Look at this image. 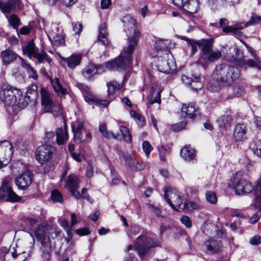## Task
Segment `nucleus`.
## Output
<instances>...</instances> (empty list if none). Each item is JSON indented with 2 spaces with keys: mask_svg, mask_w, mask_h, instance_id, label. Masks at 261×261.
<instances>
[{
  "mask_svg": "<svg viewBox=\"0 0 261 261\" xmlns=\"http://www.w3.org/2000/svg\"><path fill=\"white\" fill-rule=\"evenodd\" d=\"M160 242L156 239L146 235L139 236L136 240L134 247L142 260H148L154 255L153 248L159 246Z\"/></svg>",
  "mask_w": 261,
  "mask_h": 261,
  "instance_id": "nucleus-1",
  "label": "nucleus"
},
{
  "mask_svg": "<svg viewBox=\"0 0 261 261\" xmlns=\"http://www.w3.org/2000/svg\"><path fill=\"white\" fill-rule=\"evenodd\" d=\"M240 74L239 70L233 66L226 64L218 65L213 73L214 79L219 80L223 85H230Z\"/></svg>",
  "mask_w": 261,
  "mask_h": 261,
  "instance_id": "nucleus-2",
  "label": "nucleus"
},
{
  "mask_svg": "<svg viewBox=\"0 0 261 261\" xmlns=\"http://www.w3.org/2000/svg\"><path fill=\"white\" fill-rule=\"evenodd\" d=\"M125 29H127L126 34L128 38V48L130 51L135 49L137 45L141 34L137 28L136 20L130 15H127L122 19Z\"/></svg>",
  "mask_w": 261,
  "mask_h": 261,
  "instance_id": "nucleus-3",
  "label": "nucleus"
},
{
  "mask_svg": "<svg viewBox=\"0 0 261 261\" xmlns=\"http://www.w3.org/2000/svg\"><path fill=\"white\" fill-rule=\"evenodd\" d=\"M127 47L124 48L123 53L114 60L108 62L105 67L109 70H113L117 69H125L130 65L132 61V54L134 50H130Z\"/></svg>",
  "mask_w": 261,
  "mask_h": 261,
  "instance_id": "nucleus-4",
  "label": "nucleus"
},
{
  "mask_svg": "<svg viewBox=\"0 0 261 261\" xmlns=\"http://www.w3.org/2000/svg\"><path fill=\"white\" fill-rule=\"evenodd\" d=\"M41 94L42 105L44 107V111L51 113L55 117L62 116L63 111L60 103L53 101L49 93L44 89H41Z\"/></svg>",
  "mask_w": 261,
  "mask_h": 261,
  "instance_id": "nucleus-5",
  "label": "nucleus"
},
{
  "mask_svg": "<svg viewBox=\"0 0 261 261\" xmlns=\"http://www.w3.org/2000/svg\"><path fill=\"white\" fill-rule=\"evenodd\" d=\"M22 95V93L16 88L8 87L0 88V100L7 106H13L17 105Z\"/></svg>",
  "mask_w": 261,
  "mask_h": 261,
  "instance_id": "nucleus-6",
  "label": "nucleus"
},
{
  "mask_svg": "<svg viewBox=\"0 0 261 261\" xmlns=\"http://www.w3.org/2000/svg\"><path fill=\"white\" fill-rule=\"evenodd\" d=\"M150 54L153 58L158 57L156 66L159 71L164 73H169L171 70L175 69V63L171 54L168 55H158L154 53H150Z\"/></svg>",
  "mask_w": 261,
  "mask_h": 261,
  "instance_id": "nucleus-7",
  "label": "nucleus"
},
{
  "mask_svg": "<svg viewBox=\"0 0 261 261\" xmlns=\"http://www.w3.org/2000/svg\"><path fill=\"white\" fill-rule=\"evenodd\" d=\"M22 50L24 54H27L30 58L32 57L36 59L39 63H43L46 61L48 63L51 62V59L49 58L46 53L41 50V53L38 51V49L35 46L34 42H29L25 46L22 47Z\"/></svg>",
  "mask_w": 261,
  "mask_h": 261,
  "instance_id": "nucleus-8",
  "label": "nucleus"
},
{
  "mask_svg": "<svg viewBox=\"0 0 261 261\" xmlns=\"http://www.w3.org/2000/svg\"><path fill=\"white\" fill-rule=\"evenodd\" d=\"M242 173L237 172L233 177L232 186L237 194H248L252 191L253 187L251 184L242 178Z\"/></svg>",
  "mask_w": 261,
  "mask_h": 261,
  "instance_id": "nucleus-9",
  "label": "nucleus"
},
{
  "mask_svg": "<svg viewBox=\"0 0 261 261\" xmlns=\"http://www.w3.org/2000/svg\"><path fill=\"white\" fill-rule=\"evenodd\" d=\"M56 148L50 144H44L38 147L36 151V159L41 164L48 162L55 152Z\"/></svg>",
  "mask_w": 261,
  "mask_h": 261,
  "instance_id": "nucleus-10",
  "label": "nucleus"
},
{
  "mask_svg": "<svg viewBox=\"0 0 261 261\" xmlns=\"http://www.w3.org/2000/svg\"><path fill=\"white\" fill-rule=\"evenodd\" d=\"M164 193V198L167 203L173 209L178 211L176 207L181 205L182 200L178 191L170 187H167L165 188Z\"/></svg>",
  "mask_w": 261,
  "mask_h": 261,
  "instance_id": "nucleus-11",
  "label": "nucleus"
},
{
  "mask_svg": "<svg viewBox=\"0 0 261 261\" xmlns=\"http://www.w3.org/2000/svg\"><path fill=\"white\" fill-rule=\"evenodd\" d=\"M7 197V200L10 202L19 201L21 198L17 195L12 190L10 181L5 179L0 189V199Z\"/></svg>",
  "mask_w": 261,
  "mask_h": 261,
  "instance_id": "nucleus-12",
  "label": "nucleus"
},
{
  "mask_svg": "<svg viewBox=\"0 0 261 261\" xmlns=\"http://www.w3.org/2000/svg\"><path fill=\"white\" fill-rule=\"evenodd\" d=\"M181 80L185 84L190 85L193 90L197 91L203 88L204 78L200 74H194L191 77L184 75Z\"/></svg>",
  "mask_w": 261,
  "mask_h": 261,
  "instance_id": "nucleus-13",
  "label": "nucleus"
},
{
  "mask_svg": "<svg viewBox=\"0 0 261 261\" xmlns=\"http://www.w3.org/2000/svg\"><path fill=\"white\" fill-rule=\"evenodd\" d=\"M13 153V146L8 141L0 142V160L3 161V165L7 164L11 160Z\"/></svg>",
  "mask_w": 261,
  "mask_h": 261,
  "instance_id": "nucleus-14",
  "label": "nucleus"
},
{
  "mask_svg": "<svg viewBox=\"0 0 261 261\" xmlns=\"http://www.w3.org/2000/svg\"><path fill=\"white\" fill-rule=\"evenodd\" d=\"M33 174L30 170H26L15 178V181L19 189L25 190L32 184Z\"/></svg>",
  "mask_w": 261,
  "mask_h": 261,
  "instance_id": "nucleus-15",
  "label": "nucleus"
},
{
  "mask_svg": "<svg viewBox=\"0 0 261 261\" xmlns=\"http://www.w3.org/2000/svg\"><path fill=\"white\" fill-rule=\"evenodd\" d=\"M79 182V179L76 175L70 174L68 176L65 185L66 188L77 199L81 198V194L77 191Z\"/></svg>",
  "mask_w": 261,
  "mask_h": 261,
  "instance_id": "nucleus-16",
  "label": "nucleus"
},
{
  "mask_svg": "<svg viewBox=\"0 0 261 261\" xmlns=\"http://www.w3.org/2000/svg\"><path fill=\"white\" fill-rule=\"evenodd\" d=\"M105 71V67L102 65L91 64L83 69V74L85 78L90 79L96 74L103 73Z\"/></svg>",
  "mask_w": 261,
  "mask_h": 261,
  "instance_id": "nucleus-17",
  "label": "nucleus"
},
{
  "mask_svg": "<svg viewBox=\"0 0 261 261\" xmlns=\"http://www.w3.org/2000/svg\"><path fill=\"white\" fill-rule=\"evenodd\" d=\"M15 253H17V250L12 245L9 249L6 247H2L0 248V258L4 261H14Z\"/></svg>",
  "mask_w": 261,
  "mask_h": 261,
  "instance_id": "nucleus-18",
  "label": "nucleus"
},
{
  "mask_svg": "<svg viewBox=\"0 0 261 261\" xmlns=\"http://www.w3.org/2000/svg\"><path fill=\"white\" fill-rule=\"evenodd\" d=\"M214 44L213 39H202L198 40V47L201 51V53L204 56H207L213 51V46Z\"/></svg>",
  "mask_w": 261,
  "mask_h": 261,
  "instance_id": "nucleus-19",
  "label": "nucleus"
},
{
  "mask_svg": "<svg viewBox=\"0 0 261 261\" xmlns=\"http://www.w3.org/2000/svg\"><path fill=\"white\" fill-rule=\"evenodd\" d=\"M233 139L235 142L243 141L246 138V126L243 124H238L234 127Z\"/></svg>",
  "mask_w": 261,
  "mask_h": 261,
  "instance_id": "nucleus-20",
  "label": "nucleus"
},
{
  "mask_svg": "<svg viewBox=\"0 0 261 261\" xmlns=\"http://www.w3.org/2000/svg\"><path fill=\"white\" fill-rule=\"evenodd\" d=\"M203 247L206 248L210 253L214 254L220 251L221 245L220 242L217 240L209 239L204 243Z\"/></svg>",
  "mask_w": 261,
  "mask_h": 261,
  "instance_id": "nucleus-21",
  "label": "nucleus"
},
{
  "mask_svg": "<svg viewBox=\"0 0 261 261\" xmlns=\"http://www.w3.org/2000/svg\"><path fill=\"white\" fill-rule=\"evenodd\" d=\"M1 57L3 64L8 65L14 62L17 58V55L10 48L6 49L1 52Z\"/></svg>",
  "mask_w": 261,
  "mask_h": 261,
  "instance_id": "nucleus-22",
  "label": "nucleus"
},
{
  "mask_svg": "<svg viewBox=\"0 0 261 261\" xmlns=\"http://www.w3.org/2000/svg\"><path fill=\"white\" fill-rule=\"evenodd\" d=\"M254 57V56H253ZM255 60L252 59H249L246 60L244 58H237L235 60V63L237 65L242 67L246 68L247 66L251 67H257L258 61L256 57L254 56Z\"/></svg>",
  "mask_w": 261,
  "mask_h": 261,
  "instance_id": "nucleus-23",
  "label": "nucleus"
},
{
  "mask_svg": "<svg viewBox=\"0 0 261 261\" xmlns=\"http://www.w3.org/2000/svg\"><path fill=\"white\" fill-rule=\"evenodd\" d=\"M108 33L107 32V27L105 23L101 24L99 27L97 42L106 46L109 45V41L108 38Z\"/></svg>",
  "mask_w": 261,
  "mask_h": 261,
  "instance_id": "nucleus-24",
  "label": "nucleus"
},
{
  "mask_svg": "<svg viewBox=\"0 0 261 261\" xmlns=\"http://www.w3.org/2000/svg\"><path fill=\"white\" fill-rule=\"evenodd\" d=\"M181 115L183 117L194 118L197 115V110L193 105L184 104L181 108Z\"/></svg>",
  "mask_w": 261,
  "mask_h": 261,
  "instance_id": "nucleus-25",
  "label": "nucleus"
},
{
  "mask_svg": "<svg viewBox=\"0 0 261 261\" xmlns=\"http://www.w3.org/2000/svg\"><path fill=\"white\" fill-rule=\"evenodd\" d=\"M253 191L255 196V199L253 203V206L255 208L261 211V173L260 178Z\"/></svg>",
  "mask_w": 261,
  "mask_h": 261,
  "instance_id": "nucleus-26",
  "label": "nucleus"
},
{
  "mask_svg": "<svg viewBox=\"0 0 261 261\" xmlns=\"http://www.w3.org/2000/svg\"><path fill=\"white\" fill-rule=\"evenodd\" d=\"M82 57V55L80 54H72L69 57L64 58V61L67 63L69 68L73 69L80 64Z\"/></svg>",
  "mask_w": 261,
  "mask_h": 261,
  "instance_id": "nucleus-27",
  "label": "nucleus"
},
{
  "mask_svg": "<svg viewBox=\"0 0 261 261\" xmlns=\"http://www.w3.org/2000/svg\"><path fill=\"white\" fill-rule=\"evenodd\" d=\"M46 228L42 225H39L35 230V237L41 243L42 245H43V244H49L46 241Z\"/></svg>",
  "mask_w": 261,
  "mask_h": 261,
  "instance_id": "nucleus-28",
  "label": "nucleus"
},
{
  "mask_svg": "<svg viewBox=\"0 0 261 261\" xmlns=\"http://www.w3.org/2000/svg\"><path fill=\"white\" fill-rule=\"evenodd\" d=\"M155 47L156 53H154L156 55H168V54H170V51L167 48L166 44L162 40H159L155 42Z\"/></svg>",
  "mask_w": 261,
  "mask_h": 261,
  "instance_id": "nucleus-29",
  "label": "nucleus"
},
{
  "mask_svg": "<svg viewBox=\"0 0 261 261\" xmlns=\"http://www.w3.org/2000/svg\"><path fill=\"white\" fill-rule=\"evenodd\" d=\"M17 8V5L8 1L0 2V10L5 14H9Z\"/></svg>",
  "mask_w": 261,
  "mask_h": 261,
  "instance_id": "nucleus-30",
  "label": "nucleus"
},
{
  "mask_svg": "<svg viewBox=\"0 0 261 261\" xmlns=\"http://www.w3.org/2000/svg\"><path fill=\"white\" fill-rule=\"evenodd\" d=\"M126 164L132 170H141L142 167L138 163L137 160L130 155H126L124 156Z\"/></svg>",
  "mask_w": 261,
  "mask_h": 261,
  "instance_id": "nucleus-31",
  "label": "nucleus"
},
{
  "mask_svg": "<svg viewBox=\"0 0 261 261\" xmlns=\"http://www.w3.org/2000/svg\"><path fill=\"white\" fill-rule=\"evenodd\" d=\"M57 143L59 145L65 143L68 138L66 127L58 128L56 130Z\"/></svg>",
  "mask_w": 261,
  "mask_h": 261,
  "instance_id": "nucleus-32",
  "label": "nucleus"
},
{
  "mask_svg": "<svg viewBox=\"0 0 261 261\" xmlns=\"http://www.w3.org/2000/svg\"><path fill=\"white\" fill-rule=\"evenodd\" d=\"M180 155L185 160L190 161L194 159L195 150L190 147L185 146L181 149Z\"/></svg>",
  "mask_w": 261,
  "mask_h": 261,
  "instance_id": "nucleus-33",
  "label": "nucleus"
},
{
  "mask_svg": "<svg viewBox=\"0 0 261 261\" xmlns=\"http://www.w3.org/2000/svg\"><path fill=\"white\" fill-rule=\"evenodd\" d=\"M231 121V116L228 114H225L219 117L217 120V123L220 128H227L230 126Z\"/></svg>",
  "mask_w": 261,
  "mask_h": 261,
  "instance_id": "nucleus-34",
  "label": "nucleus"
},
{
  "mask_svg": "<svg viewBox=\"0 0 261 261\" xmlns=\"http://www.w3.org/2000/svg\"><path fill=\"white\" fill-rule=\"evenodd\" d=\"M41 259L42 261H49L50 258L51 245L50 244H44L41 248Z\"/></svg>",
  "mask_w": 261,
  "mask_h": 261,
  "instance_id": "nucleus-35",
  "label": "nucleus"
},
{
  "mask_svg": "<svg viewBox=\"0 0 261 261\" xmlns=\"http://www.w3.org/2000/svg\"><path fill=\"white\" fill-rule=\"evenodd\" d=\"M9 24L15 30H17L19 26L21 24L20 19L17 15L12 14L10 15H6Z\"/></svg>",
  "mask_w": 261,
  "mask_h": 261,
  "instance_id": "nucleus-36",
  "label": "nucleus"
},
{
  "mask_svg": "<svg viewBox=\"0 0 261 261\" xmlns=\"http://www.w3.org/2000/svg\"><path fill=\"white\" fill-rule=\"evenodd\" d=\"M99 131L102 136L107 139L113 138L117 139L119 137L118 134H115L112 132H108L107 129L106 125L105 124L99 125Z\"/></svg>",
  "mask_w": 261,
  "mask_h": 261,
  "instance_id": "nucleus-37",
  "label": "nucleus"
},
{
  "mask_svg": "<svg viewBox=\"0 0 261 261\" xmlns=\"http://www.w3.org/2000/svg\"><path fill=\"white\" fill-rule=\"evenodd\" d=\"M53 39V44L56 46H60L64 44V39L62 34V30H59L58 32L54 31V34H51Z\"/></svg>",
  "mask_w": 261,
  "mask_h": 261,
  "instance_id": "nucleus-38",
  "label": "nucleus"
},
{
  "mask_svg": "<svg viewBox=\"0 0 261 261\" xmlns=\"http://www.w3.org/2000/svg\"><path fill=\"white\" fill-rule=\"evenodd\" d=\"M51 84L54 90L58 94L64 95L67 93L66 89L64 88L61 85L59 79L56 78L54 81H51Z\"/></svg>",
  "mask_w": 261,
  "mask_h": 261,
  "instance_id": "nucleus-39",
  "label": "nucleus"
},
{
  "mask_svg": "<svg viewBox=\"0 0 261 261\" xmlns=\"http://www.w3.org/2000/svg\"><path fill=\"white\" fill-rule=\"evenodd\" d=\"M222 84H223V83L219 80L214 79L213 74L212 79L208 84L207 89L213 92H216L220 90V87Z\"/></svg>",
  "mask_w": 261,
  "mask_h": 261,
  "instance_id": "nucleus-40",
  "label": "nucleus"
},
{
  "mask_svg": "<svg viewBox=\"0 0 261 261\" xmlns=\"http://www.w3.org/2000/svg\"><path fill=\"white\" fill-rule=\"evenodd\" d=\"M202 206L198 202L187 200L184 202L183 209L192 211L194 210H199Z\"/></svg>",
  "mask_w": 261,
  "mask_h": 261,
  "instance_id": "nucleus-41",
  "label": "nucleus"
},
{
  "mask_svg": "<svg viewBox=\"0 0 261 261\" xmlns=\"http://www.w3.org/2000/svg\"><path fill=\"white\" fill-rule=\"evenodd\" d=\"M85 99L88 103H94L96 105L101 107H107L109 103L108 100H100L97 98H90L88 96H85Z\"/></svg>",
  "mask_w": 261,
  "mask_h": 261,
  "instance_id": "nucleus-42",
  "label": "nucleus"
},
{
  "mask_svg": "<svg viewBox=\"0 0 261 261\" xmlns=\"http://www.w3.org/2000/svg\"><path fill=\"white\" fill-rule=\"evenodd\" d=\"M119 130L122 134L124 140L127 143H130L132 141V136L129 133L128 129L123 125L119 126Z\"/></svg>",
  "mask_w": 261,
  "mask_h": 261,
  "instance_id": "nucleus-43",
  "label": "nucleus"
},
{
  "mask_svg": "<svg viewBox=\"0 0 261 261\" xmlns=\"http://www.w3.org/2000/svg\"><path fill=\"white\" fill-rule=\"evenodd\" d=\"M130 114L131 116L137 121V122L139 126H143L144 125L145 118L143 116L133 110L130 111Z\"/></svg>",
  "mask_w": 261,
  "mask_h": 261,
  "instance_id": "nucleus-44",
  "label": "nucleus"
},
{
  "mask_svg": "<svg viewBox=\"0 0 261 261\" xmlns=\"http://www.w3.org/2000/svg\"><path fill=\"white\" fill-rule=\"evenodd\" d=\"M181 39L186 41L188 44L190 45L192 50V53L194 54L197 50V47H198V40H194L190 39L185 36H182Z\"/></svg>",
  "mask_w": 261,
  "mask_h": 261,
  "instance_id": "nucleus-45",
  "label": "nucleus"
},
{
  "mask_svg": "<svg viewBox=\"0 0 261 261\" xmlns=\"http://www.w3.org/2000/svg\"><path fill=\"white\" fill-rule=\"evenodd\" d=\"M146 205L147 206L150 212L153 214L156 217H162V211L160 207L148 203H146Z\"/></svg>",
  "mask_w": 261,
  "mask_h": 261,
  "instance_id": "nucleus-46",
  "label": "nucleus"
},
{
  "mask_svg": "<svg viewBox=\"0 0 261 261\" xmlns=\"http://www.w3.org/2000/svg\"><path fill=\"white\" fill-rule=\"evenodd\" d=\"M158 149L161 160L165 161L166 160V155L168 154L170 152L169 148H167L164 146L161 145L158 146Z\"/></svg>",
  "mask_w": 261,
  "mask_h": 261,
  "instance_id": "nucleus-47",
  "label": "nucleus"
},
{
  "mask_svg": "<svg viewBox=\"0 0 261 261\" xmlns=\"http://www.w3.org/2000/svg\"><path fill=\"white\" fill-rule=\"evenodd\" d=\"M51 198L54 202H62L63 201L62 194L57 190H54L52 191Z\"/></svg>",
  "mask_w": 261,
  "mask_h": 261,
  "instance_id": "nucleus-48",
  "label": "nucleus"
},
{
  "mask_svg": "<svg viewBox=\"0 0 261 261\" xmlns=\"http://www.w3.org/2000/svg\"><path fill=\"white\" fill-rule=\"evenodd\" d=\"M221 52L219 50L216 51H212L210 54H208L206 56L207 57V60L211 62H214L218 60L221 57Z\"/></svg>",
  "mask_w": 261,
  "mask_h": 261,
  "instance_id": "nucleus-49",
  "label": "nucleus"
},
{
  "mask_svg": "<svg viewBox=\"0 0 261 261\" xmlns=\"http://www.w3.org/2000/svg\"><path fill=\"white\" fill-rule=\"evenodd\" d=\"M206 200L212 203L216 204L217 202V198L215 193L212 191H208L205 194Z\"/></svg>",
  "mask_w": 261,
  "mask_h": 261,
  "instance_id": "nucleus-50",
  "label": "nucleus"
},
{
  "mask_svg": "<svg viewBox=\"0 0 261 261\" xmlns=\"http://www.w3.org/2000/svg\"><path fill=\"white\" fill-rule=\"evenodd\" d=\"M142 147L144 152L146 156H148L150 152L152 150L153 147L148 141H144L142 143Z\"/></svg>",
  "mask_w": 261,
  "mask_h": 261,
  "instance_id": "nucleus-51",
  "label": "nucleus"
},
{
  "mask_svg": "<svg viewBox=\"0 0 261 261\" xmlns=\"http://www.w3.org/2000/svg\"><path fill=\"white\" fill-rule=\"evenodd\" d=\"M29 255V253L25 251L22 252H18L17 250V253H15V260L14 261H25Z\"/></svg>",
  "mask_w": 261,
  "mask_h": 261,
  "instance_id": "nucleus-52",
  "label": "nucleus"
},
{
  "mask_svg": "<svg viewBox=\"0 0 261 261\" xmlns=\"http://www.w3.org/2000/svg\"><path fill=\"white\" fill-rule=\"evenodd\" d=\"M26 98H31V100H33V102H35V101L37 98V92L36 90L34 89H29L27 90L26 93Z\"/></svg>",
  "mask_w": 261,
  "mask_h": 261,
  "instance_id": "nucleus-53",
  "label": "nucleus"
},
{
  "mask_svg": "<svg viewBox=\"0 0 261 261\" xmlns=\"http://www.w3.org/2000/svg\"><path fill=\"white\" fill-rule=\"evenodd\" d=\"M233 92L236 96L239 97L244 95L245 90L243 86H237L233 88Z\"/></svg>",
  "mask_w": 261,
  "mask_h": 261,
  "instance_id": "nucleus-54",
  "label": "nucleus"
},
{
  "mask_svg": "<svg viewBox=\"0 0 261 261\" xmlns=\"http://www.w3.org/2000/svg\"><path fill=\"white\" fill-rule=\"evenodd\" d=\"M55 138V134L53 132H47L44 138V144H49V143L53 141Z\"/></svg>",
  "mask_w": 261,
  "mask_h": 261,
  "instance_id": "nucleus-55",
  "label": "nucleus"
},
{
  "mask_svg": "<svg viewBox=\"0 0 261 261\" xmlns=\"http://www.w3.org/2000/svg\"><path fill=\"white\" fill-rule=\"evenodd\" d=\"M253 152L256 156L261 157V139L255 144Z\"/></svg>",
  "mask_w": 261,
  "mask_h": 261,
  "instance_id": "nucleus-56",
  "label": "nucleus"
},
{
  "mask_svg": "<svg viewBox=\"0 0 261 261\" xmlns=\"http://www.w3.org/2000/svg\"><path fill=\"white\" fill-rule=\"evenodd\" d=\"M107 87H108V95L109 98L110 100H108L109 101V102L112 100V99L114 97V95L115 93V92L117 91L114 88H113L111 86V84H108L107 83Z\"/></svg>",
  "mask_w": 261,
  "mask_h": 261,
  "instance_id": "nucleus-57",
  "label": "nucleus"
},
{
  "mask_svg": "<svg viewBox=\"0 0 261 261\" xmlns=\"http://www.w3.org/2000/svg\"><path fill=\"white\" fill-rule=\"evenodd\" d=\"M180 221L181 223L187 227H190L192 226V221L190 218L187 216H184L181 217Z\"/></svg>",
  "mask_w": 261,
  "mask_h": 261,
  "instance_id": "nucleus-58",
  "label": "nucleus"
},
{
  "mask_svg": "<svg viewBox=\"0 0 261 261\" xmlns=\"http://www.w3.org/2000/svg\"><path fill=\"white\" fill-rule=\"evenodd\" d=\"M87 189L83 188L82 190V194H81V197H82L83 199H86L90 203H92L93 202V200L90 197L87 193Z\"/></svg>",
  "mask_w": 261,
  "mask_h": 261,
  "instance_id": "nucleus-59",
  "label": "nucleus"
},
{
  "mask_svg": "<svg viewBox=\"0 0 261 261\" xmlns=\"http://www.w3.org/2000/svg\"><path fill=\"white\" fill-rule=\"evenodd\" d=\"M84 124L83 122H80L79 123L78 125L75 128V127L74 125L72 124L71 125V128L72 131L73 132H76V133H80L81 134H82V130L84 129Z\"/></svg>",
  "mask_w": 261,
  "mask_h": 261,
  "instance_id": "nucleus-60",
  "label": "nucleus"
},
{
  "mask_svg": "<svg viewBox=\"0 0 261 261\" xmlns=\"http://www.w3.org/2000/svg\"><path fill=\"white\" fill-rule=\"evenodd\" d=\"M250 243L253 245H258L261 243V237L255 236L251 238L250 240Z\"/></svg>",
  "mask_w": 261,
  "mask_h": 261,
  "instance_id": "nucleus-61",
  "label": "nucleus"
},
{
  "mask_svg": "<svg viewBox=\"0 0 261 261\" xmlns=\"http://www.w3.org/2000/svg\"><path fill=\"white\" fill-rule=\"evenodd\" d=\"M239 29L236 28L228 26L224 27L223 29V31L225 33L232 32L235 34H238V33L239 32Z\"/></svg>",
  "mask_w": 261,
  "mask_h": 261,
  "instance_id": "nucleus-62",
  "label": "nucleus"
},
{
  "mask_svg": "<svg viewBox=\"0 0 261 261\" xmlns=\"http://www.w3.org/2000/svg\"><path fill=\"white\" fill-rule=\"evenodd\" d=\"M33 102V100H31V98H26V95H25V97H24L23 101L21 102H19V100L18 101L17 103L18 104L19 106L22 109L25 108L29 103V102Z\"/></svg>",
  "mask_w": 261,
  "mask_h": 261,
  "instance_id": "nucleus-63",
  "label": "nucleus"
},
{
  "mask_svg": "<svg viewBox=\"0 0 261 261\" xmlns=\"http://www.w3.org/2000/svg\"><path fill=\"white\" fill-rule=\"evenodd\" d=\"M261 20V16L253 14L251 17L250 20L247 24H252L258 22Z\"/></svg>",
  "mask_w": 261,
  "mask_h": 261,
  "instance_id": "nucleus-64",
  "label": "nucleus"
}]
</instances>
